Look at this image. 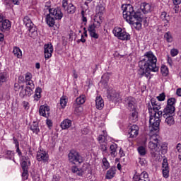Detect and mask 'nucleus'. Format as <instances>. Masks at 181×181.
I'll list each match as a JSON object with an SVG mask.
<instances>
[{"label":"nucleus","instance_id":"603ef678","mask_svg":"<svg viewBox=\"0 0 181 181\" xmlns=\"http://www.w3.org/2000/svg\"><path fill=\"white\" fill-rule=\"evenodd\" d=\"M22 176H23V179H25V180H26V179H28V177L29 176V174L28 173V170H23Z\"/></svg>","mask_w":181,"mask_h":181},{"label":"nucleus","instance_id":"052dcab7","mask_svg":"<svg viewBox=\"0 0 181 181\" xmlns=\"http://www.w3.org/2000/svg\"><path fill=\"white\" fill-rule=\"evenodd\" d=\"M46 124L49 127H52L53 125V122L49 119H47Z\"/></svg>","mask_w":181,"mask_h":181},{"label":"nucleus","instance_id":"c85d7f7f","mask_svg":"<svg viewBox=\"0 0 181 181\" xmlns=\"http://www.w3.org/2000/svg\"><path fill=\"white\" fill-rule=\"evenodd\" d=\"M13 53L16 57H18V59H21L22 57V51L18 47H13Z\"/></svg>","mask_w":181,"mask_h":181},{"label":"nucleus","instance_id":"cd10ccee","mask_svg":"<svg viewBox=\"0 0 181 181\" xmlns=\"http://www.w3.org/2000/svg\"><path fill=\"white\" fill-rule=\"evenodd\" d=\"M117 144H112L110 146V155L112 158H115L118 153H117Z\"/></svg>","mask_w":181,"mask_h":181},{"label":"nucleus","instance_id":"6e6552de","mask_svg":"<svg viewBox=\"0 0 181 181\" xmlns=\"http://www.w3.org/2000/svg\"><path fill=\"white\" fill-rule=\"evenodd\" d=\"M113 34L115 36L119 39V40H130L131 35L127 33L125 30L119 27H115L113 30Z\"/></svg>","mask_w":181,"mask_h":181},{"label":"nucleus","instance_id":"bf43d9fd","mask_svg":"<svg viewBox=\"0 0 181 181\" xmlns=\"http://www.w3.org/2000/svg\"><path fill=\"white\" fill-rule=\"evenodd\" d=\"M173 11H175V13H177L179 12V4H175Z\"/></svg>","mask_w":181,"mask_h":181},{"label":"nucleus","instance_id":"c9c22d12","mask_svg":"<svg viewBox=\"0 0 181 181\" xmlns=\"http://www.w3.org/2000/svg\"><path fill=\"white\" fill-rule=\"evenodd\" d=\"M103 165L102 168L104 170H107L108 168H110V163L108 162V160H107V158H103L102 160Z\"/></svg>","mask_w":181,"mask_h":181},{"label":"nucleus","instance_id":"37998d69","mask_svg":"<svg viewBox=\"0 0 181 181\" xmlns=\"http://www.w3.org/2000/svg\"><path fill=\"white\" fill-rule=\"evenodd\" d=\"M138 152L141 156H144L146 154V149L144 146H139L138 148Z\"/></svg>","mask_w":181,"mask_h":181},{"label":"nucleus","instance_id":"5701e85b","mask_svg":"<svg viewBox=\"0 0 181 181\" xmlns=\"http://www.w3.org/2000/svg\"><path fill=\"white\" fill-rule=\"evenodd\" d=\"M132 112L130 113L129 119L131 122H136L138 121V112L136 110H130Z\"/></svg>","mask_w":181,"mask_h":181},{"label":"nucleus","instance_id":"5fc2aeb1","mask_svg":"<svg viewBox=\"0 0 181 181\" xmlns=\"http://www.w3.org/2000/svg\"><path fill=\"white\" fill-rule=\"evenodd\" d=\"M69 6L68 0H62V7L64 9H66Z\"/></svg>","mask_w":181,"mask_h":181},{"label":"nucleus","instance_id":"7c9ffc66","mask_svg":"<svg viewBox=\"0 0 181 181\" xmlns=\"http://www.w3.org/2000/svg\"><path fill=\"white\" fill-rule=\"evenodd\" d=\"M76 103L77 105H81V104H84L86 103V95H81L76 100Z\"/></svg>","mask_w":181,"mask_h":181},{"label":"nucleus","instance_id":"de8ad7c7","mask_svg":"<svg viewBox=\"0 0 181 181\" xmlns=\"http://www.w3.org/2000/svg\"><path fill=\"white\" fill-rule=\"evenodd\" d=\"M74 111L75 112H76V114H80V112H83V107H81L80 105H78V106H76L75 105Z\"/></svg>","mask_w":181,"mask_h":181},{"label":"nucleus","instance_id":"4d7b16f0","mask_svg":"<svg viewBox=\"0 0 181 181\" xmlns=\"http://www.w3.org/2000/svg\"><path fill=\"white\" fill-rule=\"evenodd\" d=\"M23 106L24 107L25 110H29V103L26 101L23 102Z\"/></svg>","mask_w":181,"mask_h":181},{"label":"nucleus","instance_id":"69168bd1","mask_svg":"<svg viewBox=\"0 0 181 181\" xmlns=\"http://www.w3.org/2000/svg\"><path fill=\"white\" fill-rule=\"evenodd\" d=\"M176 94L179 95V97H181V88L177 89Z\"/></svg>","mask_w":181,"mask_h":181},{"label":"nucleus","instance_id":"13d9d810","mask_svg":"<svg viewBox=\"0 0 181 181\" xmlns=\"http://www.w3.org/2000/svg\"><path fill=\"white\" fill-rule=\"evenodd\" d=\"M13 144L16 145V148L19 146V141H18V139L13 137Z\"/></svg>","mask_w":181,"mask_h":181},{"label":"nucleus","instance_id":"473e14b6","mask_svg":"<svg viewBox=\"0 0 181 181\" xmlns=\"http://www.w3.org/2000/svg\"><path fill=\"white\" fill-rule=\"evenodd\" d=\"M164 39L168 43H172L173 42V37L172 36V33L169 31L165 33Z\"/></svg>","mask_w":181,"mask_h":181},{"label":"nucleus","instance_id":"3c124183","mask_svg":"<svg viewBox=\"0 0 181 181\" xmlns=\"http://www.w3.org/2000/svg\"><path fill=\"white\" fill-rule=\"evenodd\" d=\"M21 167L23 170H28V162L23 160L21 163Z\"/></svg>","mask_w":181,"mask_h":181},{"label":"nucleus","instance_id":"8fccbe9b","mask_svg":"<svg viewBox=\"0 0 181 181\" xmlns=\"http://www.w3.org/2000/svg\"><path fill=\"white\" fill-rule=\"evenodd\" d=\"M165 98H166L165 93H163L160 94L158 96H157V99L158 100V101H165Z\"/></svg>","mask_w":181,"mask_h":181},{"label":"nucleus","instance_id":"6e6d98bb","mask_svg":"<svg viewBox=\"0 0 181 181\" xmlns=\"http://www.w3.org/2000/svg\"><path fill=\"white\" fill-rule=\"evenodd\" d=\"M32 81V74H26L25 75V81Z\"/></svg>","mask_w":181,"mask_h":181},{"label":"nucleus","instance_id":"774afa93","mask_svg":"<svg viewBox=\"0 0 181 181\" xmlns=\"http://www.w3.org/2000/svg\"><path fill=\"white\" fill-rule=\"evenodd\" d=\"M177 149L178 152H181V144H177Z\"/></svg>","mask_w":181,"mask_h":181},{"label":"nucleus","instance_id":"aec40b11","mask_svg":"<svg viewBox=\"0 0 181 181\" xmlns=\"http://www.w3.org/2000/svg\"><path fill=\"white\" fill-rule=\"evenodd\" d=\"M11 28V22L8 20H4L0 24V30L1 32H5V30H8V29Z\"/></svg>","mask_w":181,"mask_h":181},{"label":"nucleus","instance_id":"ea45409f","mask_svg":"<svg viewBox=\"0 0 181 181\" xmlns=\"http://www.w3.org/2000/svg\"><path fill=\"white\" fill-rule=\"evenodd\" d=\"M160 70L163 76H166L168 74H169V69H168V66L163 65Z\"/></svg>","mask_w":181,"mask_h":181},{"label":"nucleus","instance_id":"6ab92c4d","mask_svg":"<svg viewBox=\"0 0 181 181\" xmlns=\"http://www.w3.org/2000/svg\"><path fill=\"white\" fill-rule=\"evenodd\" d=\"M140 11L143 12V13H149L151 11H152V6L149 4L142 3L140 6Z\"/></svg>","mask_w":181,"mask_h":181},{"label":"nucleus","instance_id":"f257e3e1","mask_svg":"<svg viewBox=\"0 0 181 181\" xmlns=\"http://www.w3.org/2000/svg\"><path fill=\"white\" fill-rule=\"evenodd\" d=\"M156 63H158V58L153 52L152 51L146 52L144 59L139 62V74L142 77L151 78V73L159 71V66Z\"/></svg>","mask_w":181,"mask_h":181},{"label":"nucleus","instance_id":"e2e57ef3","mask_svg":"<svg viewBox=\"0 0 181 181\" xmlns=\"http://www.w3.org/2000/svg\"><path fill=\"white\" fill-rule=\"evenodd\" d=\"M174 5H180L181 4V0H173Z\"/></svg>","mask_w":181,"mask_h":181},{"label":"nucleus","instance_id":"4468645a","mask_svg":"<svg viewBox=\"0 0 181 181\" xmlns=\"http://www.w3.org/2000/svg\"><path fill=\"white\" fill-rule=\"evenodd\" d=\"M39 114L41 117L49 118L50 117V107L47 105H41L39 109Z\"/></svg>","mask_w":181,"mask_h":181},{"label":"nucleus","instance_id":"0e129e2a","mask_svg":"<svg viewBox=\"0 0 181 181\" xmlns=\"http://www.w3.org/2000/svg\"><path fill=\"white\" fill-rule=\"evenodd\" d=\"M168 63L170 66H172V64H173V61H172V58L170 57H168Z\"/></svg>","mask_w":181,"mask_h":181},{"label":"nucleus","instance_id":"412c9836","mask_svg":"<svg viewBox=\"0 0 181 181\" xmlns=\"http://www.w3.org/2000/svg\"><path fill=\"white\" fill-rule=\"evenodd\" d=\"M95 107L97 110H103L104 108V100L101 96H97L95 98Z\"/></svg>","mask_w":181,"mask_h":181},{"label":"nucleus","instance_id":"0eeeda50","mask_svg":"<svg viewBox=\"0 0 181 181\" xmlns=\"http://www.w3.org/2000/svg\"><path fill=\"white\" fill-rule=\"evenodd\" d=\"M26 87L23 89V86H21V90L20 92V97L21 98H24L26 95L30 97L32 94H33V90L35 89V83H33V81H25Z\"/></svg>","mask_w":181,"mask_h":181},{"label":"nucleus","instance_id":"09e8293b","mask_svg":"<svg viewBox=\"0 0 181 181\" xmlns=\"http://www.w3.org/2000/svg\"><path fill=\"white\" fill-rule=\"evenodd\" d=\"M170 54L172 57H175V56H177V54H179V50H177V49H172L170 50Z\"/></svg>","mask_w":181,"mask_h":181},{"label":"nucleus","instance_id":"9d476101","mask_svg":"<svg viewBox=\"0 0 181 181\" xmlns=\"http://www.w3.org/2000/svg\"><path fill=\"white\" fill-rule=\"evenodd\" d=\"M68 160L71 163H83V157L75 150H71L68 154Z\"/></svg>","mask_w":181,"mask_h":181},{"label":"nucleus","instance_id":"a18cd8bd","mask_svg":"<svg viewBox=\"0 0 181 181\" xmlns=\"http://www.w3.org/2000/svg\"><path fill=\"white\" fill-rule=\"evenodd\" d=\"M6 81V74L0 73V87L2 86V83Z\"/></svg>","mask_w":181,"mask_h":181},{"label":"nucleus","instance_id":"c756f323","mask_svg":"<svg viewBox=\"0 0 181 181\" xmlns=\"http://www.w3.org/2000/svg\"><path fill=\"white\" fill-rule=\"evenodd\" d=\"M76 11H77V8H76V6H74L73 4H69L67 7V13H70L71 15H73V13H76Z\"/></svg>","mask_w":181,"mask_h":181},{"label":"nucleus","instance_id":"4c0bfd02","mask_svg":"<svg viewBox=\"0 0 181 181\" xmlns=\"http://www.w3.org/2000/svg\"><path fill=\"white\" fill-rule=\"evenodd\" d=\"M169 170V164L168 163V159H163L162 163V171Z\"/></svg>","mask_w":181,"mask_h":181},{"label":"nucleus","instance_id":"423d86ee","mask_svg":"<svg viewBox=\"0 0 181 181\" xmlns=\"http://www.w3.org/2000/svg\"><path fill=\"white\" fill-rule=\"evenodd\" d=\"M101 23H103V21H101V19L99 21L95 19V23L88 25V31L90 37H93V39H98L100 37V35L97 33V30H95V29L100 28V26H101Z\"/></svg>","mask_w":181,"mask_h":181},{"label":"nucleus","instance_id":"49530a36","mask_svg":"<svg viewBox=\"0 0 181 181\" xmlns=\"http://www.w3.org/2000/svg\"><path fill=\"white\" fill-rule=\"evenodd\" d=\"M160 151L162 152V153L165 154L166 153V152H168V144H160Z\"/></svg>","mask_w":181,"mask_h":181},{"label":"nucleus","instance_id":"393cba45","mask_svg":"<svg viewBox=\"0 0 181 181\" xmlns=\"http://www.w3.org/2000/svg\"><path fill=\"white\" fill-rule=\"evenodd\" d=\"M165 119V124L168 125V127H172V125H175V118L173 115L167 116Z\"/></svg>","mask_w":181,"mask_h":181},{"label":"nucleus","instance_id":"20e7f679","mask_svg":"<svg viewBox=\"0 0 181 181\" xmlns=\"http://www.w3.org/2000/svg\"><path fill=\"white\" fill-rule=\"evenodd\" d=\"M49 13L46 16V23L49 28H53L56 23L55 20L60 21L63 18V13L59 8H49Z\"/></svg>","mask_w":181,"mask_h":181},{"label":"nucleus","instance_id":"ddd939ff","mask_svg":"<svg viewBox=\"0 0 181 181\" xmlns=\"http://www.w3.org/2000/svg\"><path fill=\"white\" fill-rule=\"evenodd\" d=\"M53 53V45L51 43L45 44L44 45V54L46 59H50Z\"/></svg>","mask_w":181,"mask_h":181},{"label":"nucleus","instance_id":"338daca9","mask_svg":"<svg viewBox=\"0 0 181 181\" xmlns=\"http://www.w3.org/2000/svg\"><path fill=\"white\" fill-rule=\"evenodd\" d=\"M52 181H60V179L59 178V177L54 175L52 178Z\"/></svg>","mask_w":181,"mask_h":181},{"label":"nucleus","instance_id":"a211bd4d","mask_svg":"<svg viewBox=\"0 0 181 181\" xmlns=\"http://www.w3.org/2000/svg\"><path fill=\"white\" fill-rule=\"evenodd\" d=\"M175 107L166 106L163 110L162 116L163 118H166L168 116L172 115L175 112Z\"/></svg>","mask_w":181,"mask_h":181},{"label":"nucleus","instance_id":"39448f33","mask_svg":"<svg viewBox=\"0 0 181 181\" xmlns=\"http://www.w3.org/2000/svg\"><path fill=\"white\" fill-rule=\"evenodd\" d=\"M148 148L151 151V153H155V152L158 153L159 151H160V140L159 139V135L156 134L151 135Z\"/></svg>","mask_w":181,"mask_h":181},{"label":"nucleus","instance_id":"9b49d317","mask_svg":"<svg viewBox=\"0 0 181 181\" xmlns=\"http://www.w3.org/2000/svg\"><path fill=\"white\" fill-rule=\"evenodd\" d=\"M107 98L110 101L117 103L121 100V96L119 95V93L117 92V90L109 89L107 90Z\"/></svg>","mask_w":181,"mask_h":181},{"label":"nucleus","instance_id":"dca6fc26","mask_svg":"<svg viewBox=\"0 0 181 181\" xmlns=\"http://www.w3.org/2000/svg\"><path fill=\"white\" fill-rule=\"evenodd\" d=\"M125 105L129 111H134L135 110V98L132 97H128L125 99Z\"/></svg>","mask_w":181,"mask_h":181},{"label":"nucleus","instance_id":"f8f14e48","mask_svg":"<svg viewBox=\"0 0 181 181\" xmlns=\"http://www.w3.org/2000/svg\"><path fill=\"white\" fill-rule=\"evenodd\" d=\"M37 160L47 163L49 162V154L46 151L40 150L37 152Z\"/></svg>","mask_w":181,"mask_h":181},{"label":"nucleus","instance_id":"58836bf2","mask_svg":"<svg viewBox=\"0 0 181 181\" xmlns=\"http://www.w3.org/2000/svg\"><path fill=\"white\" fill-rule=\"evenodd\" d=\"M60 105L62 108H66V105H67V99H66V96H62L61 98Z\"/></svg>","mask_w":181,"mask_h":181},{"label":"nucleus","instance_id":"a19ab883","mask_svg":"<svg viewBox=\"0 0 181 181\" xmlns=\"http://www.w3.org/2000/svg\"><path fill=\"white\" fill-rule=\"evenodd\" d=\"M100 149L102 151L103 155L107 153V143L100 144Z\"/></svg>","mask_w":181,"mask_h":181},{"label":"nucleus","instance_id":"2eb2a0df","mask_svg":"<svg viewBox=\"0 0 181 181\" xmlns=\"http://www.w3.org/2000/svg\"><path fill=\"white\" fill-rule=\"evenodd\" d=\"M134 181H150L148 173L144 171L140 175H134Z\"/></svg>","mask_w":181,"mask_h":181},{"label":"nucleus","instance_id":"7ed1b4c3","mask_svg":"<svg viewBox=\"0 0 181 181\" xmlns=\"http://www.w3.org/2000/svg\"><path fill=\"white\" fill-rule=\"evenodd\" d=\"M123 11V18L126 21L132 25L136 30H141L142 28V15L141 12H135L134 7L131 4H123L122 6Z\"/></svg>","mask_w":181,"mask_h":181},{"label":"nucleus","instance_id":"1a4fd4ad","mask_svg":"<svg viewBox=\"0 0 181 181\" xmlns=\"http://www.w3.org/2000/svg\"><path fill=\"white\" fill-rule=\"evenodd\" d=\"M23 25L27 27L28 30L30 33L33 35H37V31L36 30V27L33 22H32V19L30 18V16H25L23 19Z\"/></svg>","mask_w":181,"mask_h":181},{"label":"nucleus","instance_id":"f704fd0d","mask_svg":"<svg viewBox=\"0 0 181 181\" xmlns=\"http://www.w3.org/2000/svg\"><path fill=\"white\" fill-rule=\"evenodd\" d=\"M176 105V99L170 98L167 100V107H175Z\"/></svg>","mask_w":181,"mask_h":181},{"label":"nucleus","instance_id":"680f3d73","mask_svg":"<svg viewBox=\"0 0 181 181\" xmlns=\"http://www.w3.org/2000/svg\"><path fill=\"white\" fill-rule=\"evenodd\" d=\"M119 155H120L121 157L125 156V153H124V150H122V148L119 149Z\"/></svg>","mask_w":181,"mask_h":181},{"label":"nucleus","instance_id":"79ce46f5","mask_svg":"<svg viewBox=\"0 0 181 181\" xmlns=\"http://www.w3.org/2000/svg\"><path fill=\"white\" fill-rule=\"evenodd\" d=\"M42 93V88H37L36 89H35V97H37V99L35 98V100L37 101L40 98V97H41V95H40V94Z\"/></svg>","mask_w":181,"mask_h":181},{"label":"nucleus","instance_id":"e433bc0d","mask_svg":"<svg viewBox=\"0 0 181 181\" xmlns=\"http://www.w3.org/2000/svg\"><path fill=\"white\" fill-rule=\"evenodd\" d=\"M6 4L9 6H13V5H19L21 2L19 0H6Z\"/></svg>","mask_w":181,"mask_h":181},{"label":"nucleus","instance_id":"2f4dec72","mask_svg":"<svg viewBox=\"0 0 181 181\" xmlns=\"http://www.w3.org/2000/svg\"><path fill=\"white\" fill-rule=\"evenodd\" d=\"M160 19H162V21H165V26H167L168 24H166V23H169V21H170V18L169 17V15H168V13H166V12H163L161 13Z\"/></svg>","mask_w":181,"mask_h":181},{"label":"nucleus","instance_id":"bb28decb","mask_svg":"<svg viewBox=\"0 0 181 181\" xmlns=\"http://www.w3.org/2000/svg\"><path fill=\"white\" fill-rule=\"evenodd\" d=\"M115 167H112L110 170L107 171L106 179H112L115 176L116 172Z\"/></svg>","mask_w":181,"mask_h":181},{"label":"nucleus","instance_id":"f3484780","mask_svg":"<svg viewBox=\"0 0 181 181\" xmlns=\"http://www.w3.org/2000/svg\"><path fill=\"white\" fill-rule=\"evenodd\" d=\"M139 134V127L136 124L132 125L129 131V138H136Z\"/></svg>","mask_w":181,"mask_h":181},{"label":"nucleus","instance_id":"4be33fe9","mask_svg":"<svg viewBox=\"0 0 181 181\" xmlns=\"http://www.w3.org/2000/svg\"><path fill=\"white\" fill-rule=\"evenodd\" d=\"M97 140L98 141V143L100 144H107V132L103 130V134H100L98 136Z\"/></svg>","mask_w":181,"mask_h":181},{"label":"nucleus","instance_id":"b1692460","mask_svg":"<svg viewBox=\"0 0 181 181\" xmlns=\"http://www.w3.org/2000/svg\"><path fill=\"white\" fill-rule=\"evenodd\" d=\"M71 120L66 119L61 123V128L62 129H69L71 127Z\"/></svg>","mask_w":181,"mask_h":181},{"label":"nucleus","instance_id":"864d4df0","mask_svg":"<svg viewBox=\"0 0 181 181\" xmlns=\"http://www.w3.org/2000/svg\"><path fill=\"white\" fill-rule=\"evenodd\" d=\"M163 172V176L165 179H168L169 177V170H164Z\"/></svg>","mask_w":181,"mask_h":181},{"label":"nucleus","instance_id":"c03bdc74","mask_svg":"<svg viewBox=\"0 0 181 181\" xmlns=\"http://www.w3.org/2000/svg\"><path fill=\"white\" fill-rule=\"evenodd\" d=\"M71 170L73 172V173H76V175H78V176H82L83 173H81V171L80 170H78V168L74 166L71 168Z\"/></svg>","mask_w":181,"mask_h":181},{"label":"nucleus","instance_id":"a878e982","mask_svg":"<svg viewBox=\"0 0 181 181\" xmlns=\"http://www.w3.org/2000/svg\"><path fill=\"white\" fill-rule=\"evenodd\" d=\"M30 129L33 131V134H36V135L40 132V129H39V124L37 122H33L30 126Z\"/></svg>","mask_w":181,"mask_h":181},{"label":"nucleus","instance_id":"f03ea898","mask_svg":"<svg viewBox=\"0 0 181 181\" xmlns=\"http://www.w3.org/2000/svg\"><path fill=\"white\" fill-rule=\"evenodd\" d=\"M147 108L148 110L150 115L149 124H150V131L153 132V131H159V125H160V117L163 112L160 111V105L156 103V100L152 98L151 101L147 103Z\"/></svg>","mask_w":181,"mask_h":181},{"label":"nucleus","instance_id":"72a5a7b5","mask_svg":"<svg viewBox=\"0 0 181 181\" xmlns=\"http://www.w3.org/2000/svg\"><path fill=\"white\" fill-rule=\"evenodd\" d=\"M104 11H105V7H104V6L100 4L96 6V13L98 15H103V13H104Z\"/></svg>","mask_w":181,"mask_h":181}]
</instances>
